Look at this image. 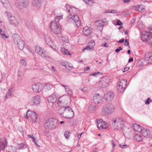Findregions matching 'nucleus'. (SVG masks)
<instances>
[{
	"instance_id": "1",
	"label": "nucleus",
	"mask_w": 152,
	"mask_h": 152,
	"mask_svg": "<svg viewBox=\"0 0 152 152\" xmlns=\"http://www.w3.org/2000/svg\"><path fill=\"white\" fill-rule=\"evenodd\" d=\"M68 12L70 14L67 17L68 22L72 23L77 27H79L81 25L80 21L78 16L76 15L79 13V10L75 7H71L68 10Z\"/></svg>"
},
{
	"instance_id": "2",
	"label": "nucleus",
	"mask_w": 152,
	"mask_h": 152,
	"mask_svg": "<svg viewBox=\"0 0 152 152\" xmlns=\"http://www.w3.org/2000/svg\"><path fill=\"white\" fill-rule=\"evenodd\" d=\"M58 113L65 118L68 119L72 118L74 115L73 111L68 106L60 107L58 110Z\"/></svg>"
},
{
	"instance_id": "3",
	"label": "nucleus",
	"mask_w": 152,
	"mask_h": 152,
	"mask_svg": "<svg viewBox=\"0 0 152 152\" xmlns=\"http://www.w3.org/2000/svg\"><path fill=\"white\" fill-rule=\"evenodd\" d=\"M62 18V15H56L54 21L51 23L50 28L51 31L55 34H58L61 33V27L59 24V21Z\"/></svg>"
},
{
	"instance_id": "4",
	"label": "nucleus",
	"mask_w": 152,
	"mask_h": 152,
	"mask_svg": "<svg viewBox=\"0 0 152 152\" xmlns=\"http://www.w3.org/2000/svg\"><path fill=\"white\" fill-rule=\"evenodd\" d=\"M58 121L56 119L50 118L46 120L45 126L46 129L53 130L56 128L58 125Z\"/></svg>"
},
{
	"instance_id": "5",
	"label": "nucleus",
	"mask_w": 152,
	"mask_h": 152,
	"mask_svg": "<svg viewBox=\"0 0 152 152\" xmlns=\"http://www.w3.org/2000/svg\"><path fill=\"white\" fill-rule=\"evenodd\" d=\"M5 15L8 18L9 24L14 27H17L19 25V21L12 14L8 11L4 13Z\"/></svg>"
},
{
	"instance_id": "6",
	"label": "nucleus",
	"mask_w": 152,
	"mask_h": 152,
	"mask_svg": "<svg viewBox=\"0 0 152 152\" xmlns=\"http://www.w3.org/2000/svg\"><path fill=\"white\" fill-rule=\"evenodd\" d=\"M14 39V43L21 50H22L24 47V41L22 40L20 37L17 34H14L12 36Z\"/></svg>"
},
{
	"instance_id": "7",
	"label": "nucleus",
	"mask_w": 152,
	"mask_h": 152,
	"mask_svg": "<svg viewBox=\"0 0 152 152\" xmlns=\"http://www.w3.org/2000/svg\"><path fill=\"white\" fill-rule=\"evenodd\" d=\"M114 106L111 104L104 105L102 108V113L105 115H108L111 114L114 111Z\"/></svg>"
},
{
	"instance_id": "8",
	"label": "nucleus",
	"mask_w": 152,
	"mask_h": 152,
	"mask_svg": "<svg viewBox=\"0 0 152 152\" xmlns=\"http://www.w3.org/2000/svg\"><path fill=\"white\" fill-rule=\"evenodd\" d=\"M112 126L115 129H119L124 126L123 120L121 118H114L112 121Z\"/></svg>"
},
{
	"instance_id": "9",
	"label": "nucleus",
	"mask_w": 152,
	"mask_h": 152,
	"mask_svg": "<svg viewBox=\"0 0 152 152\" xmlns=\"http://www.w3.org/2000/svg\"><path fill=\"white\" fill-rule=\"evenodd\" d=\"M16 6L20 10L27 7L29 5L28 0H16L15 2Z\"/></svg>"
},
{
	"instance_id": "10",
	"label": "nucleus",
	"mask_w": 152,
	"mask_h": 152,
	"mask_svg": "<svg viewBox=\"0 0 152 152\" xmlns=\"http://www.w3.org/2000/svg\"><path fill=\"white\" fill-rule=\"evenodd\" d=\"M24 117L25 118H29L33 123H35L38 118L37 115L34 112H31L28 110L27 111L26 115Z\"/></svg>"
},
{
	"instance_id": "11",
	"label": "nucleus",
	"mask_w": 152,
	"mask_h": 152,
	"mask_svg": "<svg viewBox=\"0 0 152 152\" xmlns=\"http://www.w3.org/2000/svg\"><path fill=\"white\" fill-rule=\"evenodd\" d=\"M68 98V97L66 96L63 95L60 97L58 101L57 104L60 106L63 107L65 106V105L67 104Z\"/></svg>"
},
{
	"instance_id": "12",
	"label": "nucleus",
	"mask_w": 152,
	"mask_h": 152,
	"mask_svg": "<svg viewBox=\"0 0 152 152\" xmlns=\"http://www.w3.org/2000/svg\"><path fill=\"white\" fill-rule=\"evenodd\" d=\"M152 36V34L149 32L143 31L142 33L141 38L142 41L148 42Z\"/></svg>"
},
{
	"instance_id": "13",
	"label": "nucleus",
	"mask_w": 152,
	"mask_h": 152,
	"mask_svg": "<svg viewBox=\"0 0 152 152\" xmlns=\"http://www.w3.org/2000/svg\"><path fill=\"white\" fill-rule=\"evenodd\" d=\"M114 96V94L112 92L109 91L105 94L104 98L106 101L109 102L113 99Z\"/></svg>"
},
{
	"instance_id": "14",
	"label": "nucleus",
	"mask_w": 152,
	"mask_h": 152,
	"mask_svg": "<svg viewBox=\"0 0 152 152\" xmlns=\"http://www.w3.org/2000/svg\"><path fill=\"white\" fill-rule=\"evenodd\" d=\"M109 81V79L107 77H104L102 78L100 80V83L99 84L102 88H105L108 85Z\"/></svg>"
},
{
	"instance_id": "15",
	"label": "nucleus",
	"mask_w": 152,
	"mask_h": 152,
	"mask_svg": "<svg viewBox=\"0 0 152 152\" xmlns=\"http://www.w3.org/2000/svg\"><path fill=\"white\" fill-rule=\"evenodd\" d=\"M43 86L40 83L35 84L32 86V89L33 91L35 92H41L43 89Z\"/></svg>"
},
{
	"instance_id": "16",
	"label": "nucleus",
	"mask_w": 152,
	"mask_h": 152,
	"mask_svg": "<svg viewBox=\"0 0 152 152\" xmlns=\"http://www.w3.org/2000/svg\"><path fill=\"white\" fill-rule=\"evenodd\" d=\"M102 97L99 94H95L93 97V100L96 104H99L102 102Z\"/></svg>"
},
{
	"instance_id": "17",
	"label": "nucleus",
	"mask_w": 152,
	"mask_h": 152,
	"mask_svg": "<svg viewBox=\"0 0 152 152\" xmlns=\"http://www.w3.org/2000/svg\"><path fill=\"white\" fill-rule=\"evenodd\" d=\"M7 145L6 139L4 138H0V151L4 150Z\"/></svg>"
},
{
	"instance_id": "18",
	"label": "nucleus",
	"mask_w": 152,
	"mask_h": 152,
	"mask_svg": "<svg viewBox=\"0 0 152 152\" xmlns=\"http://www.w3.org/2000/svg\"><path fill=\"white\" fill-rule=\"evenodd\" d=\"M46 3V1L45 0H33L32 4L33 7H36L41 4Z\"/></svg>"
},
{
	"instance_id": "19",
	"label": "nucleus",
	"mask_w": 152,
	"mask_h": 152,
	"mask_svg": "<svg viewBox=\"0 0 152 152\" xmlns=\"http://www.w3.org/2000/svg\"><path fill=\"white\" fill-rule=\"evenodd\" d=\"M40 102L39 97L37 96L34 97L30 101L29 103L31 105L34 104H39Z\"/></svg>"
},
{
	"instance_id": "20",
	"label": "nucleus",
	"mask_w": 152,
	"mask_h": 152,
	"mask_svg": "<svg viewBox=\"0 0 152 152\" xmlns=\"http://www.w3.org/2000/svg\"><path fill=\"white\" fill-rule=\"evenodd\" d=\"M56 95V93L54 92L50 96L48 97L47 98V100L48 101L51 103H54L55 102L57 99Z\"/></svg>"
},
{
	"instance_id": "21",
	"label": "nucleus",
	"mask_w": 152,
	"mask_h": 152,
	"mask_svg": "<svg viewBox=\"0 0 152 152\" xmlns=\"http://www.w3.org/2000/svg\"><path fill=\"white\" fill-rule=\"evenodd\" d=\"M107 23V20L106 19L99 20L96 22V23L98 24V26L101 27L102 29L103 28V26L106 25Z\"/></svg>"
},
{
	"instance_id": "22",
	"label": "nucleus",
	"mask_w": 152,
	"mask_h": 152,
	"mask_svg": "<svg viewBox=\"0 0 152 152\" xmlns=\"http://www.w3.org/2000/svg\"><path fill=\"white\" fill-rule=\"evenodd\" d=\"M143 136L146 138L149 137L151 134V131L147 129L143 128L142 129L141 131Z\"/></svg>"
},
{
	"instance_id": "23",
	"label": "nucleus",
	"mask_w": 152,
	"mask_h": 152,
	"mask_svg": "<svg viewBox=\"0 0 152 152\" xmlns=\"http://www.w3.org/2000/svg\"><path fill=\"white\" fill-rule=\"evenodd\" d=\"M92 28L88 26L84 28L83 29V32L84 34L86 36L89 35L92 32Z\"/></svg>"
},
{
	"instance_id": "24",
	"label": "nucleus",
	"mask_w": 152,
	"mask_h": 152,
	"mask_svg": "<svg viewBox=\"0 0 152 152\" xmlns=\"http://www.w3.org/2000/svg\"><path fill=\"white\" fill-rule=\"evenodd\" d=\"M145 60L150 63L152 62V53L148 52L146 53L145 56Z\"/></svg>"
},
{
	"instance_id": "25",
	"label": "nucleus",
	"mask_w": 152,
	"mask_h": 152,
	"mask_svg": "<svg viewBox=\"0 0 152 152\" xmlns=\"http://www.w3.org/2000/svg\"><path fill=\"white\" fill-rule=\"evenodd\" d=\"M133 127L134 130L137 132H140L142 129V127L140 125L136 123L133 124Z\"/></svg>"
},
{
	"instance_id": "26",
	"label": "nucleus",
	"mask_w": 152,
	"mask_h": 152,
	"mask_svg": "<svg viewBox=\"0 0 152 152\" xmlns=\"http://www.w3.org/2000/svg\"><path fill=\"white\" fill-rule=\"evenodd\" d=\"M43 88H44L46 91H49L52 88V86L51 84L50 83H46L44 85Z\"/></svg>"
},
{
	"instance_id": "27",
	"label": "nucleus",
	"mask_w": 152,
	"mask_h": 152,
	"mask_svg": "<svg viewBox=\"0 0 152 152\" xmlns=\"http://www.w3.org/2000/svg\"><path fill=\"white\" fill-rule=\"evenodd\" d=\"M118 84L120 85V87L122 86L123 87H126L127 85L126 80L124 79L121 80Z\"/></svg>"
},
{
	"instance_id": "28",
	"label": "nucleus",
	"mask_w": 152,
	"mask_h": 152,
	"mask_svg": "<svg viewBox=\"0 0 152 152\" xmlns=\"http://www.w3.org/2000/svg\"><path fill=\"white\" fill-rule=\"evenodd\" d=\"M134 138L135 140H136L138 142H140L142 141V136L140 134H137L134 136Z\"/></svg>"
},
{
	"instance_id": "29",
	"label": "nucleus",
	"mask_w": 152,
	"mask_h": 152,
	"mask_svg": "<svg viewBox=\"0 0 152 152\" xmlns=\"http://www.w3.org/2000/svg\"><path fill=\"white\" fill-rule=\"evenodd\" d=\"M126 87H123L122 86L121 87H120V85L118 84L117 86V90H118V93H122L123 92L124 90Z\"/></svg>"
},
{
	"instance_id": "30",
	"label": "nucleus",
	"mask_w": 152,
	"mask_h": 152,
	"mask_svg": "<svg viewBox=\"0 0 152 152\" xmlns=\"http://www.w3.org/2000/svg\"><path fill=\"white\" fill-rule=\"evenodd\" d=\"M96 106L94 105H90L88 107V110L91 112H94L96 110Z\"/></svg>"
},
{
	"instance_id": "31",
	"label": "nucleus",
	"mask_w": 152,
	"mask_h": 152,
	"mask_svg": "<svg viewBox=\"0 0 152 152\" xmlns=\"http://www.w3.org/2000/svg\"><path fill=\"white\" fill-rule=\"evenodd\" d=\"M7 152H16L15 148L12 146L9 147L7 149Z\"/></svg>"
},
{
	"instance_id": "32",
	"label": "nucleus",
	"mask_w": 152,
	"mask_h": 152,
	"mask_svg": "<svg viewBox=\"0 0 152 152\" xmlns=\"http://www.w3.org/2000/svg\"><path fill=\"white\" fill-rule=\"evenodd\" d=\"M38 54L42 57H46V51L43 49L41 50L39 52V53Z\"/></svg>"
},
{
	"instance_id": "33",
	"label": "nucleus",
	"mask_w": 152,
	"mask_h": 152,
	"mask_svg": "<svg viewBox=\"0 0 152 152\" xmlns=\"http://www.w3.org/2000/svg\"><path fill=\"white\" fill-rule=\"evenodd\" d=\"M24 75V73H22L21 71L19 70L18 73V80H22L23 79V77Z\"/></svg>"
},
{
	"instance_id": "34",
	"label": "nucleus",
	"mask_w": 152,
	"mask_h": 152,
	"mask_svg": "<svg viewBox=\"0 0 152 152\" xmlns=\"http://www.w3.org/2000/svg\"><path fill=\"white\" fill-rule=\"evenodd\" d=\"M61 51L63 54L67 55H70V54L68 50L64 48H62L61 49Z\"/></svg>"
},
{
	"instance_id": "35",
	"label": "nucleus",
	"mask_w": 152,
	"mask_h": 152,
	"mask_svg": "<svg viewBox=\"0 0 152 152\" xmlns=\"http://www.w3.org/2000/svg\"><path fill=\"white\" fill-rule=\"evenodd\" d=\"M101 126H99L98 127V128L99 129H105L107 127V126L104 122H102V124H101Z\"/></svg>"
},
{
	"instance_id": "36",
	"label": "nucleus",
	"mask_w": 152,
	"mask_h": 152,
	"mask_svg": "<svg viewBox=\"0 0 152 152\" xmlns=\"http://www.w3.org/2000/svg\"><path fill=\"white\" fill-rule=\"evenodd\" d=\"M45 39L46 43L49 46L52 43L51 39L49 37H45Z\"/></svg>"
},
{
	"instance_id": "37",
	"label": "nucleus",
	"mask_w": 152,
	"mask_h": 152,
	"mask_svg": "<svg viewBox=\"0 0 152 152\" xmlns=\"http://www.w3.org/2000/svg\"><path fill=\"white\" fill-rule=\"evenodd\" d=\"M94 49V47L91 45H89L87 46L86 48H84L82 50V51L83 52L84 51L86 50H93Z\"/></svg>"
},
{
	"instance_id": "38",
	"label": "nucleus",
	"mask_w": 152,
	"mask_h": 152,
	"mask_svg": "<svg viewBox=\"0 0 152 152\" xmlns=\"http://www.w3.org/2000/svg\"><path fill=\"white\" fill-rule=\"evenodd\" d=\"M26 26L29 28H30L32 27V23L30 22L26 21L25 22Z\"/></svg>"
},
{
	"instance_id": "39",
	"label": "nucleus",
	"mask_w": 152,
	"mask_h": 152,
	"mask_svg": "<svg viewBox=\"0 0 152 152\" xmlns=\"http://www.w3.org/2000/svg\"><path fill=\"white\" fill-rule=\"evenodd\" d=\"M66 92L69 95H71L72 94V92L70 88L68 86L66 87L65 88Z\"/></svg>"
},
{
	"instance_id": "40",
	"label": "nucleus",
	"mask_w": 152,
	"mask_h": 152,
	"mask_svg": "<svg viewBox=\"0 0 152 152\" xmlns=\"http://www.w3.org/2000/svg\"><path fill=\"white\" fill-rule=\"evenodd\" d=\"M35 51L38 53H39V52L42 49V48H41L38 45L36 46L35 47Z\"/></svg>"
},
{
	"instance_id": "41",
	"label": "nucleus",
	"mask_w": 152,
	"mask_h": 152,
	"mask_svg": "<svg viewBox=\"0 0 152 152\" xmlns=\"http://www.w3.org/2000/svg\"><path fill=\"white\" fill-rule=\"evenodd\" d=\"M12 93V92L11 91V90L9 89L8 92L7 93L6 95V98H9L11 96Z\"/></svg>"
},
{
	"instance_id": "42",
	"label": "nucleus",
	"mask_w": 152,
	"mask_h": 152,
	"mask_svg": "<svg viewBox=\"0 0 152 152\" xmlns=\"http://www.w3.org/2000/svg\"><path fill=\"white\" fill-rule=\"evenodd\" d=\"M20 64L24 66H25L27 64V62L24 59H22L20 60Z\"/></svg>"
},
{
	"instance_id": "43",
	"label": "nucleus",
	"mask_w": 152,
	"mask_h": 152,
	"mask_svg": "<svg viewBox=\"0 0 152 152\" xmlns=\"http://www.w3.org/2000/svg\"><path fill=\"white\" fill-rule=\"evenodd\" d=\"M103 122L102 121V120L101 119L98 120L97 121V126L98 127L99 126H101V124H102V122Z\"/></svg>"
},
{
	"instance_id": "44",
	"label": "nucleus",
	"mask_w": 152,
	"mask_h": 152,
	"mask_svg": "<svg viewBox=\"0 0 152 152\" xmlns=\"http://www.w3.org/2000/svg\"><path fill=\"white\" fill-rule=\"evenodd\" d=\"M64 136L66 138L69 139L70 136L69 132L68 131L64 133Z\"/></svg>"
},
{
	"instance_id": "45",
	"label": "nucleus",
	"mask_w": 152,
	"mask_h": 152,
	"mask_svg": "<svg viewBox=\"0 0 152 152\" xmlns=\"http://www.w3.org/2000/svg\"><path fill=\"white\" fill-rule=\"evenodd\" d=\"M63 65L65 66L68 69H70L72 67V65H69L68 64H65V65L63 64Z\"/></svg>"
},
{
	"instance_id": "46",
	"label": "nucleus",
	"mask_w": 152,
	"mask_h": 152,
	"mask_svg": "<svg viewBox=\"0 0 152 152\" xmlns=\"http://www.w3.org/2000/svg\"><path fill=\"white\" fill-rule=\"evenodd\" d=\"M49 46H50L52 48L56 50H58V48L56 47V45H52V44H51Z\"/></svg>"
},
{
	"instance_id": "47",
	"label": "nucleus",
	"mask_w": 152,
	"mask_h": 152,
	"mask_svg": "<svg viewBox=\"0 0 152 152\" xmlns=\"http://www.w3.org/2000/svg\"><path fill=\"white\" fill-rule=\"evenodd\" d=\"M0 1L4 5L8 4V2L7 0H0Z\"/></svg>"
},
{
	"instance_id": "48",
	"label": "nucleus",
	"mask_w": 152,
	"mask_h": 152,
	"mask_svg": "<svg viewBox=\"0 0 152 152\" xmlns=\"http://www.w3.org/2000/svg\"><path fill=\"white\" fill-rule=\"evenodd\" d=\"M152 102V100L150 99L149 98H148L147 99V100L146 101L145 104H149L150 103V101Z\"/></svg>"
},
{
	"instance_id": "49",
	"label": "nucleus",
	"mask_w": 152,
	"mask_h": 152,
	"mask_svg": "<svg viewBox=\"0 0 152 152\" xmlns=\"http://www.w3.org/2000/svg\"><path fill=\"white\" fill-rule=\"evenodd\" d=\"M1 38L3 39H7L9 37V36H7L5 35V34L3 33L2 34H1Z\"/></svg>"
},
{
	"instance_id": "50",
	"label": "nucleus",
	"mask_w": 152,
	"mask_h": 152,
	"mask_svg": "<svg viewBox=\"0 0 152 152\" xmlns=\"http://www.w3.org/2000/svg\"><path fill=\"white\" fill-rule=\"evenodd\" d=\"M150 46H152V36L151 38H150V39L147 42Z\"/></svg>"
},
{
	"instance_id": "51",
	"label": "nucleus",
	"mask_w": 152,
	"mask_h": 152,
	"mask_svg": "<svg viewBox=\"0 0 152 152\" xmlns=\"http://www.w3.org/2000/svg\"><path fill=\"white\" fill-rule=\"evenodd\" d=\"M99 73V72H96L94 73H92L91 75L94 76L95 77L97 76V75Z\"/></svg>"
},
{
	"instance_id": "52",
	"label": "nucleus",
	"mask_w": 152,
	"mask_h": 152,
	"mask_svg": "<svg viewBox=\"0 0 152 152\" xmlns=\"http://www.w3.org/2000/svg\"><path fill=\"white\" fill-rule=\"evenodd\" d=\"M117 24L118 26H121L123 23L120 20H117Z\"/></svg>"
},
{
	"instance_id": "53",
	"label": "nucleus",
	"mask_w": 152,
	"mask_h": 152,
	"mask_svg": "<svg viewBox=\"0 0 152 152\" xmlns=\"http://www.w3.org/2000/svg\"><path fill=\"white\" fill-rule=\"evenodd\" d=\"M127 145H121V144H120V146L122 148H127Z\"/></svg>"
},
{
	"instance_id": "54",
	"label": "nucleus",
	"mask_w": 152,
	"mask_h": 152,
	"mask_svg": "<svg viewBox=\"0 0 152 152\" xmlns=\"http://www.w3.org/2000/svg\"><path fill=\"white\" fill-rule=\"evenodd\" d=\"M20 149H23L25 146V145L24 144L21 143L19 145Z\"/></svg>"
},
{
	"instance_id": "55",
	"label": "nucleus",
	"mask_w": 152,
	"mask_h": 152,
	"mask_svg": "<svg viewBox=\"0 0 152 152\" xmlns=\"http://www.w3.org/2000/svg\"><path fill=\"white\" fill-rule=\"evenodd\" d=\"M138 6H139L138 7H139V9H140V10H139L138 11L140 12H141L143 9V5H139Z\"/></svg>"
},
{
	"instance_id": "56",
	"label": "nucleus",
	"mask_w": 152,
	"mask_h": 152,
	"mask_svg": "<svg viewBox=\"0 0 152 152\" xmlns=\"http://www.w3.org/2000/svg\"><path fill=\"white\" fill-rule=\"evenodd\" d=\"M129 42L128 41L127 39H126L125 40V45L126 46H128L129 45Z\"/></svg>"
},
{
	"instance_id": "57",
	"label": "nucleus",
	"mask_w": 152,
	"mask_h": 152,
	"mask_svg": "<svg viewBox=\"0 0 152 152\" xmlns=\"http://www.w3.org/2000/svg\"><path fill=\"white\" fill-rule=\"evenodd\" d=\"M66 10H67V11L68 12V10H69V9H70V8H71L70 6H69L68 5H66L65 6Z\"/></svg>"
},
{
	"instance_id": "58",
	"label": "nucleus",
	"mask_w": 152,
	"mask_h": 152,
	"mask_svg": "<svg viewBox=\"0 0 152 152\" xmlns=\"http://www.w3.org/2000/svg\"><path fill=\"white\" fill-rule=\"evenodd\" d=\"M124 41V39L122 38L121 39H120L119 41H118V42L119 43H123Z\"/></svg>"
},
{
	"instance_id": "59",
	"label": "nucleus",
	"mask_w": 152,
	"mask_h": 152,
	"mask_svg": "<svg viewBox=\"0 0 152 152\" xmlns=\"http://www.w3.org/2000/svg\"><path fill=\"white\" fill-rule=\"evenodd\" d=\"M32 139L33 140L34 142L35 143V144L38 146V145H37V140H35V138H34V137H32Z\"/></svg>"
},
{
	"instance_id": "60",
	"label": "nucleus",
	"mask_w": 152,
	"mask_h": 152,
	"mask_svg": "<svg viewBox=\"0 0 152 152\" xmlns=\"http://www.w3.org/2000/svg\"><path fill=\"white\" fill-rule=\"evenodd\" d=\"M112 145H113V148H114V147L115 146L116 144L115 142H114L113 140H112Z\"/></svg>"
},
{
	"instance_id": "61",
	"label": "nucleus",
	"mask_w": 152,
	"mask_h": 152,
	"mask_svg": "<svg viewBox=\"0 0 152 152\" xmlns=\"http://www.w3.org/2000/svg\"><path fill=\"white\" fill-rule=\"evenodd\" d=\"M129 69V67H125L124 68V70H123V72H125L128 70Z\"/></svg>"
},
{
	"instance_id": "62",
	"label": "nucleus",
	"mask_w": 152,
	"mask_h": 152,
	"mask_svg": "<svg viewBox=\"0 0 152 152\" xmlns=\"http://www.w3.org/2000/svg\"><path fill=\"white\" fill-rule=\"evenodd\" d=\"M90 68L89 66H87L84 69V71H87L89 70Z\"/></svg>"
},
{
	"instance_id": "63",
	"label": "nucleus",
	"mask_w": 152,
	"mask_h": 152,
	"mask_svg": "<svg viewBox=\"0 0 152 152\" xmlns=\"http://www.w3.org/2000/svg\"><path fill=\"white\" fill-rule=\"evenodd\" d=\"M1 77L2 78L4 79L5 77V74L4 73H2L1 74Z\"/></svg>"
},
{
	"instance_id": "64",
	"label": "nucleus",
	"mask_w": 152,
	"mask_h": 152,
	"mask_svg": "<svg viewBox=\"0 0 152 152\" xmlns=\"http://www.w3.org/2000/svg\"><path fill=\"white\" fill-rule=\"evenodd\" d=\"M85 3L86 4H89L91 1V0H83Z\"/></svg>"
}]
</instances>
